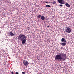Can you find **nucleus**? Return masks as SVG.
<instances>
[{
  "label": "nucleus",
  "instance_id": "obj_4",
  "mask_svg": "<svg viewBox=\"0 0 74 74\" xmlns=\"http://www.w3.org/2000/svg\"><path fill=\"white\" fill-rule=\"evenodd\" d=\"M23 64L25 66H27L29 65V62L28 61L24 60L23 61Z\"/></svg>",
  "mask_w": 74,
  "mask_h": 74
},
{
  "label": "nucleus",
  "instance_id": "obj_9",
  "mask_svg": "<svg viewBox=\"0 0 74 74\" xmlns=\"http://www.w3.org/2000/svg\"><path fill=\"white\" fill-rule=\"evenodd\" d=\"M66 44H66V43L65 42L62 43L61 44V45H62V46H65V45H66Z\"/></svg>",
  "mask_w": 74,
  "mask_h": 74
},
{
  "label": "nucleus",
  "instance_id": "obj_1",
  "mask_svg": "<svg viewBox=\"0 0 74 74\" xmlns=\"http://www.w3.org/2000/svg\"><path fill=\"white\" fill-rule=\"evenodd\" d=\"M56 60L58 61H64L67 58L66 54L62 53V52L58 53L54 56Z\"/></svg>",
  "mask_w": 74,
  "mask_h": 74
},
{
  "label": "nucleus",
  "instance_id": "obj_10",
  "mask_svg": "<svg viewBox=\"0 0 74 74\" xmlns=\"http://www.w3.org/2000/svg\"><path fill=\"white\" fill-rule=\"evenodd\" d=\"M65 5L66 7H70V5L68 3H66L65 4Z\"/></svg>",
  "mask_w": 74,
  "mask_h": 74
},
{
  "label": "nucleus",
  "instance_id": "obj_13",
  "mask_svg": "<svg viewBox=\"0 0 74 74\" xmlns=\"http://www.w3.org/2000/svg\"><path fill=\"white\" fill-rule=\"evenodd\" d=\"M51 3L52 4H55L56 3V2H55V1L51 2Z\"/></svg>",
  "mask_w": 74,
  "mask_h": 74
},
{
  "label": "nucleus",
  "instance_id": "obj_2",
  "mask_svg": "<svg viewBox=\"0 0 74 74\" xmlns=\"http://www.w3.org/2000/svg\"><path fill=\"white\" fill-rule=\"evenodd\" d=\"M18 38L19 40H22L21 42L22 44H25L26 42L25 39L26 38V35H23V34H20L18 36Z\"/></svg>",
  "mask_w": 74,
  "mask_h": 74
},
{
  "label": "nucleus",
  "instance_id": "obj_18",
  "mask_svg": "<svg viewBox=\"0 0 74 74\" xmlns=\"http://www.w3.org/2000/svg\"><path fill=\"white\" fill-rule=\"evenodd\" d=\"M14 72H11V74H14Z\"/></svg>",
  "mask_w": 74,
  "mask_h": 74
},
{
  "label": "nucleus",
  "instance_id": "obj_17",
  "mask_svg": "<svg viewBox=\"0 0 74 74\" xmlns=\"http://www.w3.org/2000/svg\"><path fill=\"white\" fill-rule=\"evenodd\" d=\"M45 3H49V2H47V1H45Z\"/></svg>",
  "mask_w": 74,
  "mask_h": 74
},
{
  "label": "nucleus",
  "instance_id": "obj_12",
  "mask_svg": "<svg viewBox=\"0 0 74 74\" xmlns=\"http://www.w3.org/2000/svg\"><path fill=\"white\" fill-rule=\"evenodd\" d=\"M46 7H50V5H46Z\"/></svg>",
  "mask_w": 74,
  "mask_h": 74
},
{
  "label": "nucleus",
  "instance_id": "obj_19",
  "mask_svg": "<svg viewBox=\"0 0 74 74\" xmlns=\"http://www.w3.org/2000/svg\"><path fill=\"white\" fill-rule=\"evenodd\" d=\"M37 59H38V60H39L40 59H39L38 58H37Z\"/></svg>",
  "mask_w": 74,
  "mask_h": 74
},
{
  "label": "nucleus",
  "instance_id": "obj_8",
  "mask_svg": "<svg viewBox=\"0 0 74 74\" xmlns=\"http://www.w3.org/2000/svg\"><path fill=\"white\" fill-rule=\"evenodd\" d=\"M41 20L43 21V20L45 19V17L43 16H42L41 17Z\"/></svg>",
  "mask_w": 74,
  "mask_h": 74
},
{
  "label": "nucleus",
  "instance_id": "obj_15",
  "mask_svg": "<svg viewBox=\"0 0 74 74\" xmlns=\"http://www.w3.org/2000/svg\"><path fill=\"white\" fill-rule=\"evenodd\" d=\"M15 74H19V72H17L15 73Z\"/></svg>",
  "mask_w": 74,
  "mask_h": 74
},
{
  "label": "nucleus",
  "instance_id": "obj_14",
  "mask_svg": "<svg viewBox=\"0 0 74 74\" xmlns=\"http://www.w3.org/2000/svg\"><path fill=\"white\" fill-rule=\"evenodd\" d=\"M22 74H26V73H25V72H22Z\"/></svg>",
  "mask_w": 74,
  "mask_h": 74
},
{
  "label": "nucleus",
  "instance_id": "obj_3",
  "mask_svg": "<svg viewBox=\"0 0 74 74\" xmlns=\"http://www.w3.org/2000/svg\"><path fill=\"white\" fill-rule=\"evenodd\" d=\"M65 32L68 33H70V32H71V29L69 27H66L65 28Z\"/></svg>",
  "mask_w": 74,
  "mask_h": 74
},
{
  "label": "nucleus",
  "instance_id": "obj_16",
  "mask_svg": "<svg viewBox=\"0 0 74 74\" xmlns=\"http://www.w3.org/2000/svg\"><path fill=\"white\" fill-rule=\"evenodd\" d=\"M60 6H61V7H62L63 6V5H60Z\"/></svg>",
  "mask_w": 74,
  "mask_h": 74
},
{
  "label": "nucleus",
  "instance_id": "obj_7",
  "mask_svg": "<svg viewBox=\"0 0 74 74\" xmlns=\"http://www.w3.org/2000/svg\"><path fill=\"white\" fill-rule=\"evenodd\" d=\"M58 1L59 3H60V4H64V3H62L63 2V0H58Z\"/></svg>",
  "mask_w": 74,
  "mask_h": 74
},
{
  "label": "nucleus",
  "instance_id": "obj_20",
  "mask_svg": "<svg viewBox=\"0 0 74 74\" xmlns=\"http://www.w3.org/2000/svg\"><path fill=\"white\" fill-rule=\"evenodd\" d=\"M47 27H49V26H47Z\"/></svg>",
  "mask_w": 74,
  "mask_h": 74
},
{
  "label": "nucleus",
  "instance_id": "obj_6",
  "mask_svg": "<svg viewBox=\"0 0 74 74\" xmlns=\"http://www.w3.org/2000/svg\"><path fill=\"white\" fill-rule=\"evenodd\" d=\"M61 41L62 42H66V39L64 38H62Z\"/></svg>",
  "mask_w": 74,
  "mask_h": 74
},
{
  "label": "nucleus",
  "instance_id": "obj_11",
  "mask_svg": "<svg viewBox=\"0 0 74 74\" xmlns=\"http://www.w3.org/2000/svg\"><path fill=\"white\" fill-rule=\"evenodd\" d=\"M41 16V15H39L38 16V18L39 19V18H40Z\"/></svg>",
  "mask_w": 74,
  "mask_h": 74
},
{
  "label": "nucleus",
  "instance_id": "obj_5",
  "mask_svg": "<svg viewBox=\"0 0 74 74\" xmlns=\"http://www.w3.org/2000/svg\"><path fill=\"white\" fill-rule=\"evenodd\" d=\"M14 35V33H12V32H10V33H9V35L10 36H13Z\"/></svg>",
  "mask_w": 74,
  "mask_h": 74
}]
</instances>
